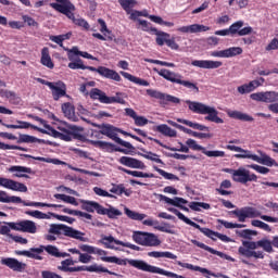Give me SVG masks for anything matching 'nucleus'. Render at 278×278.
<instances>
[{
    "label": "nucleus",
    "mask_w": 278,
    "mask_h": 278,
    "mask_svg": "<svg viewBox=\"0 0 278 278\" xmlns=\"http://www.w3.org/2000/svg\"><path fill=\"white\" fill-rule=\"evenodd\" d=\"M263 249L266 253H273V241L268 239H262L258 241H243L242 247L239 248V254L243 257H254V260H264V252L257 251Z\"/></svg>",
    "instance_id": "nucleus-1"
},
{
    "label": "nucleus",
    "mask_w": 278,
    "mask_h": 278,
    "mask_svg": "<svg viewBox=\"0 0 278 278\" xmlns=\"http://www.w3.org/2000/svg\"><path fill=\"white\" fill-rule=\"evenodd\" d=\"M226 149H228V151H236V153H239L235 154L237 160H252L253 162H257V164H263L264 166H275V164H277L273 157L264 152H260L261 156H257V154H253L251 151L238 146L228 144L226 146Z\"/></svg>",
    "instance_id": "nucleus-2"
},
{
    "label": "nucleus",
    "mask_w": 278,
    "mask_h": 278,
    "mask_svg": "<svg viewBox=\"0 0 278 278\" xmlns=\"http://www.w3.org/2000/svg\"><path fill=\"white\" fill-rule=\"evenodd\" d=\"M102 262H108L109 264H117L118 266H132L137 270H142L143 273H151L152 275L157 274V266H153L142 260H129V258H118L116 256L102 257Z\"/></svg>",
    "instance_id": "nucleus-3"
},
{
    "label": "nucleus",
    "mask_w": 278,
    "mask_h": 278,
    "mask_svg": "<svg viewBox=\"0 0 278 278\" xmlns=\"http://www.w3.org/2000/svg\"><path fill=\"white\" fill-rule=\"evenodd\" d=\"M186 103L189 110L191 112H194V114H207V116H205V121H208L210 123H216L217 125H223V123H225L223 118L218 117V111L216 110V108L207 105L203 102L190 100H187Z\"/></svg>",
    "instance_id": "nucleus-4"
},
{
    "label": "nucleus",
    "mask_w": 278,
    "mask_h": 278,
    "mask_svg": "<svg viewBox=\"0 0 278 278\" xmlns=\"http://www.w3.org/2000/svg\"><path fill=\"white\" fill-rule=\"evenodd\" d=\"M230 214L238 217L239 223H245L247 218H260L261 220H265V223H278L277 217L262 215V212L253 206L237 208L231 211Z\"/></svg>",
    "instance_id": "nucleus-5"
},
{
    "label": "nucleus",
    "mask_w": 278,
    "mask_h": 278,
    "mask_svg": "<svg viewBox=\"0 0 278 278\" xmlns=\"http://www.w3.org/2000/svg\"><path fill=\"white\" fill-rule=\"evenodd\" d=\"M48 232L53 233L54 236H65L66 238H73L74 240H79L80 242H88L86 233L81 232L71 226L64 224H52Z\"/></svg>",
    "instance_id": "nucleus-6"
},
{
    "label": "nucleus",
    "mask_w": 278,
    "mask_h": 278,
    "mask_svg": "<svg viewBox=\"0 0 278 278\" xmlns=\"http://www.w3.org/2000/svg\"><path fill=\"white\" fill-rule=\"evenodd\" d=\"M157 75L160 77H163V79H166L167 81H170L172 84H178L179 86H184L185 88H189V90H194V92H199V87L197 84L189 81V80H184V76H181L178 73L172 72L166 68H162L160 71L155 70Z\"/></svg>",
    "instance_id": "nucleus-7"
},
{
    "label": "nucleus",
    "mask_w": 278,
    "mask_h": 278,
    "mask_svg": "<svg viewBox=\"0 0 278 278\" xmlns=\"http://www.w3.org/2000/svg\"><path fill=\"white\" fill-rule=\"evenodd\" d=\"M0 203H23L26 207H62L61 204H48L42 202H25L21 197L9 195L8 192L0 190Z\"/></svg>",
    "instance_id": "nucleus-8"
},
{
    "label": "nucleus",
    "mask_w": 278,
    "mask_h": 278,
    "mask_svg": "<svg viewBox=\"0 0 278 278\" xmlns=\"http://www.w3.org/2000/svg\"><path fill=\"white\" fill-rule=\"evenodd\" d=\"M132 240L141 247H160L162 244L160 238L152 232L135 231L132 233Z\"/></svg>",
    "instance_id": "nucleus-9"
},
{
    "label": "nucleus",
    "mask_w": 278,
    "mask_h": 278,
    "mask_svg": "<svg viewBox=\"0 0 278 278\" xmlns=\"http://www.w3.org/2000/svg\"><path fill=\"white\" fill-rule=\"evenodd\" d=\"M99 128H100V134H102V136H108L112 140H114L117 144H121L126 149H134V146H131L127 141H124L116 135V131H119L116 127L110 124H102L101 126H99Z\"/></svg>",
    "instance_id": "nucleus-10"
},
{
    "label": "nucleus",
    "mask_w": 278,
    "mask_h": 278,
    "mask_svg": "<svg viewBox=\"0 0 278 278\" xmlns=\"http://www.w3.org/2000/svg\"><path fill=\"white\" fill-rule=\"evenodd\" d=\"M146 92L152 99H157L161 105H168V103H181V100H179V98L157 91L155 89H147Z\"/></svg>",
    "instance_id": "nucleus-11"
},
{
    "label": "nucleus",
    "mask_w": 278,
    "mask_h": 278,
    "mask_svg": "<svg viewBox=\"0 0 278 278\" xmlns=\"http://www.w3.org/2000/svg\"><path fill=\"white\" fill-rule=\"evenodd\" d=\"M7 225H9V227H11V229H13L14 231H23V233H36L38 231L36 223L29 219L17 223L11 222Z\"/></svg>",
    "instance_id": "nucleus-12"
},
{
    "label": "nucleus",
    "mask_w": 278,
    "mask_h": 278,
    "mask_svg": "<svg viewBox=\"0 0 278 278\" xmlns=\"http://www.w3.org/2000/svg\"><path fill=\"white\" fill-rule=\"evenodd\" d=\"M55 2L50 3V8H53L56 12L64 14L65 16H73L75 12V5L71 3L70 0H55Z\"/></svg>",
    "instance_id": "nucleus-13"
},
{
    "label": "nucleus",
    "mask_w": 278,
    "mask_h": 278,
    "mask_svg": "<svg viewBox=\"0 0 278 278\" xmlns=\"http://www.w3.org/2000/svg\"><path fill=\"white\" fill-rule=\"evenodd\" d=\"M232 179L237 184H249V181H257V176L255 174H251V172L244 167H239L236 169Z\"/></svg>",
    "instance_id": "nucleus-14"
},
{
    "label": "nucleus",
    "mask_w": 278,
    "mask_h": 278,
    "mask_svg": "<svg viewBox=\"0 0 278 278\" xmlns=\"http://www.w3.org/2000/svg\"><path fill=\"white\" fill-rule=\"evenodd\" d=\"M0 264H2V266H7L14 273H25V270H27V264L14 257L1 258Z\"/></svg>",
    "instance_id": "nucleus-15"
},
{
    "label": "nucleus",
    "mask_w": 278,
    "mask_h": 278,
    "mask_svg": "<svg viewBox=\"0 0 278 278\" xmlns=\"http://www.w3.org/2000/svg\"><path fill=\"white\" fill-rule=\"evenodd\" d=\"M85 71L99 73L101 77H105L106 79H113L114 81H121V75L117 74L116 71L110 70L105 66H99L98 68L92 66H86Z\"/></svg>",
    "instance_id": "nucleus-16"
},
{
    "label": "nucleus",
    "mask_w": 278,
    "mask_h": 278,
    "mask_svg": "<svg viewBox=\"0 0 278 278\" xmlns=\"http://www.w3.org/2000/svg\"><path fill=\"white\" fill-rule=\"evenodd\" d=\"M230 31V36H251L253 34V27L247 26L244 27V21H237L228 28Z\"/></svg>",
    "instance_id": "nucleus-17"
},
{
    "label": "nucleus",
    "mask_w": 278,
    "mask_h": 278,
    "mask_svg": "<svg viewBox=\"0 0 278 278\" xmlns=\"http://www.w3.org/2000/svg\"><path fill=\"white\" fill-rule=\"evenodd\" d=\"M0 186L2 188H7L8 190H13L14 192H27V186H25V184L10 178L0 177Z\"/></svg>",
    "instance_id": "nucleus-18"
},
{
    "label": "nucleus",
    "mask_w": 278,
    "mask_h": 278,
    "mask_svg": "<svg viewBox=\"0 0 278 278\" xmlns=\"http://www.w3.org/2000/svg\"><path fill=\"white\" fill-rule=\"evenodd\" d=\"M250 98L253 101H261L263 103H275V101H278V92L277 91L256 92V93H252Z\"/></svg>",
    "instance_id": "nucleus-19"
},
{
    "label": "nucleus",
    "mask_w": 278,
    "mask_h": 278,
    "mask_svg": "<svg viewBox=\"0 0 278 278\" xmlns=\"http://www.w3.org/2000/svg\"><path fill=\"white\" fill-rule=\"evenodd\" d=\"M236 55H242V48L231 47L225 50H215L211 52L212 58H236Z\"/></svg>",
    "instance_id": "nucleus-20"
},
{
    "label": "nucleus",
    "mask_w": 278,
    "mask_h": 278,
    "mask_svg": "<svg viewBox=\"0 0 278 278\" xmlns=\"http://www.w3.org/2000/svg\"><path fill=\"white\" fill-rule=\"evenodd\" d=\"M119 164L123 166H127L128 168H137L139 170H144L147 168V165L138 159L131 157V156H122L118 159Z\"/></svg>",
    "instance_id": "nucleus-21"
},
{
    "label": "nucleus",
    "mask_w": 278,
    "mask_h": 278,
    "mask_svg": "<svg viewBox=\"0 0 278 278\" xmlns=\"http://www.w3.org/2000/svg\"><path fill=\"white\" fill-rule=\"evenodd\" d=\"M49 88L54 101H59L61 97H66V85L62 80L49 84Z\"/></svg>",
    "instance_id": "nucleus-22"
},
{
    "label": "nucleus",
    "mask_w": 278,
    "mask_h": 278,
    "mask_svg": "<svg viewBox=\"0 0 278 278\" xmlns=\"http://www.w3.org/2000/svg\"><path fill=\"white\" fill-rule=\"evenodd\" d=\"M45 252V245H40L39 248H33L30 250H16L15 255H24V257H30L31 260H42L40 253Z\"/></svg>",
    "instance_id": "nucleus-23"
},
{
    "label": "nucleus",
    "mask_w": 278,
    "mask_h": 278,
    "mask_svg": "<svg viewBox=\"0 0 278 278\" xmlns=\"http://www.w3.org/2000/svg\"><path fill=\"white\" fill-rule=\"evenodd\" d=\"M60 132L55 130L53 127L49 128V130L39 129L41 134H48V136H52L53 138H59L60 140H65V142H71V135L66 132L65 128L59 127Z\"/></svg>",
    "instance_id": "nucleus-24"
},
{
    "label": "nucleus",
    "mask_w": 278,
    "mask_h": 278,
    "mask_svg": "<svg viewBox=\"0 0 278 278\" xmlns=\"http://www.w3.org/2000/svg\"><path fill=\"white\" fill-rule=\"evenodd\" d=\"M99 242L100 244H103L105 249H112L113 251H118L116 245L123 247L125 244V242L115 239L113 236H102Z\"/></svg>",
    "instance_id": "nucleus-25"
},
{
    "label": "nucleus",
    "mask_w": 278,
    "mask_h": 278,
    "mask_svg": "<svg viewBox=\"0 0 278 278\" xmlns=\"http://www.w3.org/2000/svg\"><path fill=\"white\" fill-rule=\"evenodd\" d=\"M192 66H195L197 68H220L223 66V62L220 61H210V60H194L191 62Z\"/></svg>",
    "instance_id": "nucleus-26"
},
{
    "label": "nucleus",
    "mask_w": 278,
    "mask_h": 278,
    "mask_svg": "<svg viewBox=\"0 0 278 278\" xmlns=\"http://www.w3.org/2000/svg\"><path fill=\"white\" fill-rule=\"evenodd\" d=\"M180 34H201V31H210V27L201 24H192L177 28Z\"/></svg>",
    "instance_id": "nucleus-27"
},
{
    "label": "nucleus",
    "mask_w": 278,
    "mask_h": 278,
    "mask_svg": "<svg viewBox=\"0 0 278 278\" xmlns=\"http://www.w3.org/2000/svg\"><path fill=\"white\" fill-rule=\"evenodd\" d=\"M192 244H195V247H199L200 249H204V251H208V253H212L213 255H217L218 257H222V260H228L230 262H233V258L220 251H216L213 248L206 245L205 243H201L194 239H191Z\"/></svg>",
    "instance_id": "nucleus-28"
},
{
    "label": "nucleus",
    "mask_w": 278,
    "mask_h": 278,
    "mask_svg": "<svg viewBox=\"0 0 278 278\" xmlns=\"http://www.w3.org/2000/svg\"><path fill=\"white\" fill-rule=\"evenodd\" d=\"M9 173H14V177H24L25 179H29V175H34V170L30 167L21 165L11 166Z\"/></svg>",
    "instance_id": "nucleus-29"
},
{
    "label": "nucleus",
    "mask_w": 278,
    "mask_h": 278,
    "mask_svg": "<svg viewBox=\"0 0 278 278\" xmlns=\"http://www.w3.org/2000/svg\"><path fill=\"white\" fill-rule=\"evenodd\" d=\"M67 51V58L70 62H75V55H80L81 58H86V60H94V56L88 52L79 51V48L73 47L72 49H65Z\"/></svg>",
    "instance_id": "nucleus-30"
},
{
    "label": "nucleus",
    "mask_w": 278,
    "mask_h": 278,
    "mask_svg": "<svg viewBox=\"0 0 278 278\" xmlns=\"http://www.w3.org/2000/svg\"><path fill=\"white\" fill-rule=\"evenodd\" d=\"M262 86V83L260 80H252L249 84H243L237 88V92L239 94H249L250 92H253L256 88H260Z\"/></svg>",
    "instance_id": "nucleus-31"
},
{
    "label": "nucleus",
    "mask_w": 278,
    "mask_h": 278,
    "mask_svg": "<svg viewBox=\"0 0 278 278\" xmlns=\"http://www.w3.org/2000/svg\"><path fill=\"white\" fill-rule=\"evenodd\" d=\"M61 110L68 121L77 123V115H75V106L71 102L63 103Z\"/></svg>",
    "instance_id": "nucleus-32"
},
{
    "label": "nucleus",
    "mask_w": 278,
    "mask_h": 278,
    "mask_svg": "<svg viewBox=\"0 0 278 278\" xmlns=\"http://www.w3.org/2000/svg\"><path fill=\"white\" fill-rule=\"evenodd\" d=\"M79 203H81V210H85L86 212H97V214H101L102 205L94 201H88V200H79Z\"/></svg>",
    "instance_id": "nucleus-33"
},
{
    "label": "nucleus",
    "mask_w": 278,
    "mask_h": 278,
    "mask_svg": "<svg viewBox=\"0 0 278 278\" xmlns=\"http://www.w3.org/2000/svg\"><path fill=\"white\" fill-rule=\"evenodd\" d=\"M177 264L178 266H181V268H188L189 270H195L198 273H202V275H211V277H216V275L210 271L207 268L194 266L190 263H182L181 261H178Z\"/></svg>",
    "instance_id": "nucleus-34"
},
{
    "label": "nucleus",
    "mask_w": 278,
    "mask_h": 278,
    "mask_svg": "<svg viewBox=\"0 0 278 278\" xmlns=\"http://www.w3.org/2000/svg\"><path fill=\"white\" fill-rule=\"evenodd\" d=\"M227 114H228L229 118H236L237 121H245L247 123H252V121H253V117H251L249 114L242 113L240 111L228 110Z\"/></svg>",
    "instance_id": "nucleus-35"
},
{
    "label": "nucleus",
    "mask_w": 278,
    "mask_h": 278,
    "mask_svg": "<svg viewBox=\"0 0 278 278\" xmlns=\"http://www.w3.org/2000/svg\"><path fill=\"white\" fill-rule=\"evenodd\" d=\"M100 215L109 216L110 218H118V216H123V212L113 206H110L109 208L102 206V208L100 210Z\"/></svg>",
    "instance_id": "nucleus-36"
},
{
    "label": "nucleus",
    "mask_w": 278,
    "mask_h": 278,
    "mask_svg": "<svg viewBox=\"0 0 278 278\" xmlns=\"http://www.w3.org/2000/svg\"><path fill=\"white\" fill-rule=\"evenodd\" d=\"M156 131H159V134H162L163 136H167L168 138H176L177 137V130L170 128L166 124H162V125L156 126Z\"/></svg>",
    "instance_id": "nucleus-37"
},
{
    "label": "nucleus",
    "mask_w": 278,
    "mask_h": 278,
    "mask_svg": "<svg viewBox=\"0 0 278 278\" xmlns=\"http://www.w3.org/2000/svg\"><path fill=\"white\" fill-rule=\"evenodd\" d=\"M24 157H29L30 160H36L37 162H46L47 164H55L56 166H60L62 164H66L63 161H60L58 159H51V157H42V156H31L29 154H23Z\"/></svg>",
    "instance_id": "nucleus-38"
},
{
    "label": "nucleus",
    "mask_w": 278,
    "mask_h": 278,
    "mask_svg": "<svg viewBox=\"0 0 278 278\" xmlns=\"http://www.w3.org/2000/svg\"><path fill=\"white\" fill-rule=\"evenodd\" d=\"M119 170H123V173H126V175H131V177H140L144 179H153V177H155L154 174L138 172V170H129L124 167H119Z\"/></svg>",
    "instance_id": "nucleus-39"
},
{
    "label": "nucleus",
    "mask_w": 278,
    "mask_h": 278,
    "mask_svg": "<svg viewBox=\"0 0 278 278\" xmlns=\"http://www.w3.org/2000/svg\"><path fill=\"white\" fill-rule=\"evenodd\" d=\"M41 64L42 66H47V68H53L55 66L49 54V48H43L41 50Z\"/></svg>",
    "instance_id": "nucleus-40"
},
{
    "label": "nucleus",
    "mask_w": 278,
    "mask_h": 278,
    "mask_svg": "<svg viewBox=\"0 0 278 278\" xmlns=\"http://www.w3.org/2000/svg\"><path fill=\"white\" fill-rule=\"evenodd\" d=\"M184 223H186L187 225H190L191 227H194L195 229H199V231H201V233H203L207 238H212V233H214V230H211L208 228H202L199 224L192 222L188 217L185 218Z\"/></svg>",
    "instance_id": "nucleus-41"
},
{
    "label": "nucleus",
    "mask_w": 278,
    "mask_h": 278,
    "mask_svg": "<svg viewBox=\"0 0 278 278\" xmlns=\"http://www.w3.org/2000/svg\"><path fill=\"white\" fill-rule=\"evenodd\" d=\"M121 75L124 76L125 79H128V81H132V84H138L139 86H149V81L136 77L127 72H121Z\"/></svg>",
    "instance_id": "nucleus-42"
},
{
    "label": "nucleus",
    "mask_w": 278,
    "mask_h": 278,
    "mask_svg": "<svg viewBox=\"0 0 278 278\" xmlns=\"http://www.w3.org/2000/svg\"><path fill=\"white\" fill-rule=\"evenodd\" d=\"M90 98L98 99V101H100V103H108L109 97L105 94V92L101 91L98 88H94L90 91Z\"/></svg>",
    "instance_id": "nucleus-43"
},
{
    "label": "nucleus",
    "mask_w": 278,
    "mask_h": 278,
    "mask_svg": "<svg viewBox=\"0 0 278 278\" xmlns=\"http://www.w3.org/2000/svg\"><path fill=\"white\" fill-rule=\"evenodd\" d=\"M118 3L123 8V10L126 12V14L131 13L134 8L138 5V2L136 0H118Z\"/></svg>",
    "instance_id": "nucleus-44"
},
{
    "label": "nucleus",
    "mask_w": 278,
    "mask_h": 278,
    "mask_svg": "<svg viewBox=\"0 0 278 278\" xmlns=\"http://www.w3.org/2000/svg\"><path fill=\"white\" fill-rule=\"evenodd\" d=\"M178 123H181L182 125H187V127H191L192 129H198L199 131H207V126L198 124V123H193L191 121H187V119H181L178 118L177 119Z\"/></svg>",
    "instance_id": "nucleus-45"
},
{
    "label": "nucleus",
    "mask_w": 278,
    "mask_h": 278,
    "mask_svg": "<svg viewBox=\"0 0 278 278\" xmlns=\"http://www.w3.org/2000/svg\"><path fill=\"white\" fill-rule=\"evenodd\" d=\"M178 123H181L182 125H187V127H191L192 129H198L199 131H207V126L198 124V123H193L191 121H187V119H181L178 118L177 119Z\"/></svg>",
    "instance_id": "nucleus-46"
},
{
    "label": "nucleus",
    "mask_w": 278,
    "mask_h": 278,
    "mask_svg": "<svg viewBox=\"0 0 278 278\" xmlns=\"http://www.w3.org/2000/svg\"><path fill=\"white\" fill-rule=\"evenodd\" d=\"M154 170L159 173L164 179H167L168 181H179V177H177L175 174H170L157 166H153Z\"/></svg>",
    "instance_id": "nucleus-47"
},
{
    "label": "nucleus",
    "mask_w": 278,
    "mask_h": 278,
    "mask_svg": "<svg viewBox=\"0 0 278 278\" xmlns=\"http://www.w3.org/2000/svg\"><path fill=\"white\" fill-rule=\"evenodd\" d=\"M87 271L88 273H109V275H115V277H119L118 274L110 271L108 268L97 264L87 266Z\"/></svg>",
    "instance_id": "nucleus-48"
},
{
    "label": "nucleus",
    "mask_w": 278,
    "mask_h": 278,
    "mask_svg": "<svg viewBox=\"0 0 278 278\" xmlns=\"http://www.w3.org/2000/svg\"><path fill=\"white\" fill-rule=\"evenodd\" d=\"M124 212H125L126 216H128V218H130L131 220H142L143 218H147V214L138 213V212L131 211L127 207L124 208Z\"/></svg>",
    "instance_id": "nucleus-49"
},
{
    "label": "nucleus",
    "mask_w": 278,
    "mask_h": 278,
    "mask_svg": "<svg viewBox=\"0 0 278 278\" xmlns=\"http://www.w3.org/2000/svg\"><path fill=\"white\" fill-rule=\"evenodd\" d=\"M75 264L76 262L73 258H66L58 266V270H61V273H71V266H75Z\"/></svg>",
    "instance_id": "nucleus-50"
},
{
    "label": "nucleus",
    "mask_w": 278,
    "mask_h": 278,
    "mask_svg": "<svg viewBox=\"0 0 278 278\" xmlns=\"http://www.w3.org/2000/svg\"><path fill=\"white\" fill-rule=\"evenodd\" d=\"M141 157H144L146 160H150V162H155L156 164H164V162L160 159V155L153 152H149L147 150H142Z\"/></svg>",
    "instance_id": "nucleus-51"
},
{
    "label": "nucleus",
    "mask_w": 278,
    "mask_h": 278,
    "mask_svg": "<svg viewBox=\"0 0 278 278\" xmlns=\"http://www.w3.org/2000/svg\"><path fill=\"white\" fill-rule=\"evenodd\" d=\"M154 31L156 34V45H159V47H164V43L166 45L168 38H170V34L159 30Z\"/></svg>",
    "instance_id": "nucleus-52"
},
{
    "label": "nucleus",
    "mask_w": 278,
    "mask_h": 278,
    "mask_svg": "<svg viewBox=\"0 0 278 278\" xmlns=\"http://www.w3.org/2000/svg\"><path fill=\"white\" fill-rule=\"evenodd\" d=\"M67 18H71L73 21L74 25H78V27H83L84 29H90V24L81 17H75V14H73L72 11V16H67Z\"/></svg>",
    "instance_id": "nucleus-53"
},
{
    "label": "nucleus",
    "mask_w": 278,
    "mask_h": 278,
    "mask_svg": "<svg viewBox=\"0 0 278 278\" xmlns=\"http://www.w3.org/2000/svg\"><path fill=\"white\" fill-rule=\"evenodd\" d=\"M68 68H71L72 71H86V65H84V61L81 59H77L74 56V61H71L68 63Z\"/></svg>",
    "instance_id": "nucleus-54"
},
{
    "label": "nucleus",
    "mask_w": 278,
    "mask_h": 278,
    "mask_svg": "<svg viewBox=\"0 0 278 278\" xmlns=\"http://www.w3.org/2000/svg\"><path fill=\"white\" fill-rule=\"evenodd\" d=\"M98 23L100 25V31L101 34H106V40H114V35L112 34V31L110 29H108V24H105V21L99 18Z\"/></svg>",
    "instance_id": "nucleus-55"
},
{
    "label": "nucleus",
    "mask_w": 278,
    "mask_h": 278,
    "mask_svg": "<svg viewBox=\"0 0 278 278\" xmlns=\"http://www.w3.org/2000/svg\"><path fill=\"white\" fill-rule=\"evenodd\" d=\"M0 150L1 151H27L26 148H23L21 146H12L8 143H3L0 141Z\"/></svg>",
    "instance_id": "nucleus-56"
},
{
    "label": "nucleus",
    "mask_w": 278,
    "mask_h": 278,
    "mask_svg": "<svg viewBox=\"0 0 278 278\" xmlns=\"http://www.w3.org/2000/svg\"><path fill=\"white\" fill-rule=\"evenodd\" d=\"M251 225H252V227H257L258 229H263V231H268V232L273 231V229L270 228V226L268 224H266L260 219H253L251 222Z\"/></svg>",
    "instance_id": "nucleus-57"
},
{
    "label": "nucleus",
    "mask_w": 278,
    "mask_h": 278,
    "mask_svg": "<svg viewBox=\"0 0 278 278\" xmlns=\"http://www.w3.org/2000/svg\"><path fill=\"white\" fill-rule=\"evenodd\" d=\"M190 210H193V212H201V207L203 210H210V204L205 202H191L189 203Z\"/></svg>",
    "instance_id": "nucleus-58"
},
{
    "label": "nucleus",
    "mask_w": 278,
    "mask_h": 278,
    "mask_svg": "<svg viewBox=\"0 0 278 278\" xmlns=\"http://www.w3.org/2000/svg\"><path fill=\"white\" fill-rule=\"evenodd\" d=\"M217 223H219V225H223L226 229H242V227H244V225L242 224H233L224 219H217Z\"/></svg>",
    "instance_id": "nucleus-59"
},
{
    "label": "nucleus",
    "mask_w": 278,
    "mask_h": 278,
    "mask_svg": "<svg viewBox=\"0 0 278 278\" xmlns=\"http://www.w3.org/2000/svg\"><path fill=\"white\" fill-rule=\"evenodd\" d=\"M25 214H27V216H33V218H38L39 220L49 218V215L40 211H26Z\"/></svg>",
    "instance_id": "nucleus-60"
},
{
    "label": "nucleus",
    "mask_w": 278,
    "mask_h": 278,
    "mask_svg": "<svg viewBox=\"0 0 278 278\" xmlns=\"http://www.w3.org/2000/svg\"><path fill=\"white\" fill-rule=\"evenodd\" d=\"M188 204V200L184 198L176 197L174 199L169 198V204L168 205H174L175 207H181V205Z\"/></svg>",
    "instance_id": "nucleus-61"
},
{
    "label": "nucleus",
    "mask_w": 278,
    "mask_h": 278,
    "mask_svg": "<svg viewBox=\"0 0 278 278\" xmlns=\"http://www.w3.org/2000/svg\"><path fill=\"white\" fill-rule=\"evenodd\" d=\"M110 103H119L121 105H125L127 103L123 97H121V93H117L115 97H109L106 100V104Z\"/></svg>",
    "instance_id": "nucleus-62"
},
{
    "label": "nucleus",
    "mask_w": 278,
    "mask_h": 278,
    "mask_svg": "<svg viewBox=\"0 0 278 278\" xmlns=\"http://www.w3.org/2000/svg\"><path fill=\"white\" fill-rule=\"evenodd\" d=\"M278 49V39L274 38L269 41V43L265 47V51L270 52V51H277Z\"/></svg>",
    "instance_id": "nucleus-63"
},
{
    "label": "nucleus",
    "mask_w": 278,
    "mask_h": 278,
    "mask_svg": "<svg viewBox=\"0 0 278 278\" xmlns=\"http://www.w3.org/2000/svg\"><path fill=\"white\" fill-rule=\"evenodd\" d=\"M41 277L42 278H64L60 274H55L51 270H42L41 271Z\"/></svg>",
    "instance_id": "nucleus-64"
}]
</instances>
